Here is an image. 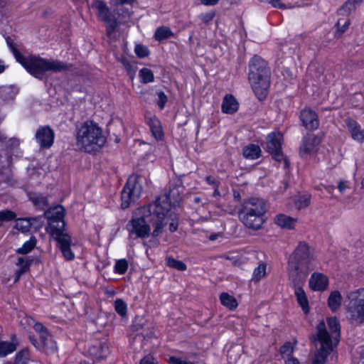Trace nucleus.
Segmentation results:
<instances>
[{"label":"nucleus","instance_id":"f257e3e1","mask_svg":"<svg viewBox=\"0 0 364 364\" xmlns=\"http://www.w3.org/2000/svg\"><path fill=\"white\" fill-rule=\"evenodd\" d=\"M158 204H149L142 207L139 210L140 217L129 221L126 228L130 237L147 238L151 235L156 237L163 232L165 218L161 210H166L168 205L165 204V206L162 207Z\"/></svg>","mask_w":364,"mask_h":364},{"label":"nucleus","instance_id":"f03ea898","mask_svg":"<svg viewBox=\"0 0 364 364\" xmlns=\"http://www.w3.org/2000/svg\"><path fill=\"white\" fill-rule=\"evenodd\" d=\"M6 43L17 62L21 63L28 73L37 79L43 80L48 71L61 73L68 70L71 67V65L58 60H48L33 55L25 57L17 50L10 38H6Z\"/></svg>","mask_w":364,"mask_h":364},{"label":"nucleus","instance_id":"7ed1b4c3","mask_svg":"<svg viewBox=\"0 0 364 364\" xmlns=\"http://www.w3.org/2000/svg\"><path fill=\"white\" fill-rule=\"evenodd\" d=\"M248 80L252 89L259 100L264 99L270 85V69L267 63L258 55L249 62Z\"/></svg>","mask_w":364,"mask_h":364},{"label":"nucleus","instance_id":"20e7f679","mask_svg":"<svg viewBox=\"0 0 364 364\" xmlns=\"http://www.w3.org/2000/svg\"><path fill=\"white\" fill-rule=\"evenodd\" d=\"M102 129L93 121H86L76 130V145L87 153L98 151L105 144Z\"/></svg>","mask_w":364,"mask_h":364},{"label":"nucleus","instance_id":"39448f33","mask_svg":"<svg viewBox=\"0 0 364 364\" xmlns=\"http://www.w3.org/2000/svg\"><path fill=\"white\" fill-rule=\"evenodd\" d=\"M289 271L305 273L311 272L314 267V257L309 247L304 242H300L289 259Z\"/></svg>","mask_w":364,"mask_h":364},{"label":"nucleus","instance_id":"423d86ee","mask_svg":"<svg viewBox=\"0 0 364 364\" xmlns=\"http://www.w3.org/2000/svg\"><path fill=\"white\" fill-rule=\"evenodd\" d=\"M146 183V178L141 175L133 174L129 177L121 194L123 209L127 208L140 197Z\"/></svg>","mask_w":364,"mask_h":364},{"label":"nucleus","instance_id":"0eeeda50","mask_svg":"<svg viewBox=\"0 0 364 364\" xmlns=\"http://www.w3.org/2000/svg\"><path fill=\"white\" fill-rule=\"evenodd\" d=\"M314 341L321 343V348L316 352L312 364H325L328 355L333 349V341L326 330L325 323L321 321L316 327V333L313 336Z\"/></svg>","mask_w":364,"mask_h":364},{"label":"nucleus","instance_id":"6e6552de","mask_svg":"<svg viewBox=\"0 0 364 364\" xmlns=\"http://www.w3.org/2000/svg\"><path fill=\"white\" fill-rule=\"evenodd\" d=\"M184 187L182 185L181 181L177 180L170 183L169 191L167 193H165L163 196L159 197L152 204L160 205L161 206H165V204H168V207L166 210H161L165 218V212L167 213L171 210V206L176 207L178 205L180 200H181V194L183 193Z\"/></svg>","mask_w":364,"mask_h":364},{"label":"nucleus","instance_id":"1a4fd4ad","mask_svg":"<svg viewBox=\"0 0 364 364\" xmlns=\"http://www.w3.org/2000/svg\"><path fill=\"white\" fill-rule=\"evenodd\" d=\"M92 6L96 10L98 18L105 22L107 36L109 38L113 39L114 31L119 24L117 18L103 1L95 0Z\"/></svg>","mask_w":364,"mask_h":364},{"label":"nucleus","instance_id":"9d476101","mask_svg":"<svg viewBox=\"0 0 364 364\" xmlns=\"http://www.w3.org/2000/svg\"><path fill=\"white\" fill-rule=\"evenodd\" d=\"M348 298L350 302L348 313L350 318L358 323L364 322V289L350 293Z\"/></svg>","mask_w":364,"mask_h":364},{"label":"nucleus","instance_id":"9b49d317","mask_svg":"<svg viewBox=\"0 0 364 364\" xmlns=\"http://www.w3.org/2000/svg\"><path fill=\"white\" fill-rule=\"evenodd\" d=\"M283 135L280 132H272L267 136V151L277 161H284L285 168L289 165V161L284 158L282 151Z\"/></svg>","mask_w":364,"mask_h":364},{"label":"nucleus","instance_id":"f8f14e48","mask_svg":"<svg viewBox=\"0 0 364 364\" xmlns=\"http://www.w3.org/2000/svg\"><path fill=\"white\" fill-rule=\"evenodd\" d=\"M268 207L266 201L260 198H250L246 200L240 210V213L248 215H264Z\"/></svg>","mask_w":364,"mask_h":364},{"label":"nucleus","instance_id":"ddd939ff","mask_svg":"<svg viewBox=\"0 0 364 364\" xmlns=\"http://www.w3.org/2000/svg\"><path fill=\"white\" fill-rule=\"evenodd\" d=\"M64 208L59 205L53 208H51L44 213V216L48 220V225L46 228V230H52L53 227L57 228L60 226V224H64Z\"/></svg>","mask_w":364,"mask_h":364},{"label":"nucleus","instance_id":"4468645a","mask_svg":"<svg viewBox=\"0 0 364 364\" xmlns=\"http://www.w3.org/2000/svg\"><path fill=\"white\" fill-rule=\"evenodd\" d=\"M54 136V132L49 126L40 127L36 133V141L43 149H48L53 145Z\"/></svg>","mask_w":364,"mask_h":364},{"label":"nucleus","instance_id":"2eb2a0df","mask_svg":"<svg viewBox=\"0 0 364 364\" xmlns=\"http://www.w3.org/2000/svg\"><path fill=\"white\" fill-rule=\"evenodd\" d=\"M320 142V139L315 134H306L303 137L300 144V155L304 157L314 153Z\"/></svg>","mask_w":364,"mask_h":364},{"label":"nucleus","instance_id":"dca6fc26","mask_svg":"<svg viewBox=\"0 0 364 364\" xmlns=\"http://www.w3.org/2000/svg\"><path fill=\"white\" fill-rule=\"evenodd\" d=\"M300 119L302 122L303 126L309 130H315L319 127L318 115L310 108H305L301 110Z\"/></svg>","mask_w":364,"mask_h":364},{"label":"nucleus","instance_id":"f3484780","mask_svg":"<svg viewBox=\"0 0 364 364\" xmlns=\"http://www.w3.org/2000/svg\"><path fill=\"white\" fill-rule=\"evenodd\" d=\"M88 355L93 361H99L105 358L109 354V348L105 343L95 341L87 350Z\"/></svg>","mask_w":364,"mask_h":364},{"label":"nucleus","instance_id":"a211bd4d","mask_svg":"<svg viewBox=\"0 0 364 364\" xmlns=\"http://www.w3.org/2000/svg\"><path fill=\"white\" fill-rule=\"evenodd\" d=\"M239 218L242 223L248 228L257 230H259L265 222L264 215H248L239 212Z\"/></svg>","mask_w":364,"mask_h":364},{"label":"nucleus","instance_id":"6ab92c4d","mask_svg":"<svg viewBox=\"0 0 364 364\" xmlns=\"http://www.w3.org/2000/svg\"><path fill=\"white\" fill-rule=\"evenodd\" d=\"M63 230L64 224H60L59 227H53L52 230L47 231L58 242L60 248L70 245V237Z\"/></svg>","mask_w":364,"mask_h":364},{"label":"nucleus","instance_id":"aec40b11","mask_svg":"<svg viewBox=\"0 0 364 364\" xmlns=\"http://www.w3.org/2000/svg\"><path fill=\"white\" fill-rule=\"evenodd\" d=\"M345 123L351 137L355 141L363 142L364 141V130L361 129L360 125L351 118H347Z\"/></svg>","mask_w":364,"mask_h":364},{"label":"nucleus","instance_id":"412c9836","mask_svg":"<svg viewBox=\"0 0 364 364\" xmlns=\"http://www.w3.org/2000/svg\"><path fill=\"white\" fill-rule=\"evenodd\" d=\"M309 284L313 291H322L328 288V279L325 274H311Z\"/></svg>","mask_w":364,"mask_h":364},{"label":"nucleus","instance_id":"4be33fe9","mask_svg":"<svg viewBox=\"0 0 364 364\" xmlns=\"http://www.w3.org/2000/svg\"><path fill=\"white\" fill-rule=\"evenodd\" d=\"M147 124L155 139L161 140L164 137V132L159 119L156 116L151 117L147 119Z\"/></svg>","mask_w":364,"mask_h":364},{"label":"nucleus","instance_id":"5701e85b","mask_svg":"<svg viewBox=\"0 0 364 364\" xmlns=\"http://www.w3.org/2000/svg\"><path fill=\"white\" fill-rule=\"evenodd\" d=\"M18 346V342L15 335L11 336L10 341H0V357H5L14 352Z\"/></svg>","mask_w":364,"mask_h":364},{"label":"nucleus","instance_id":"b1692460","mask_svg":"<svg viewBox=\"0 0 364 364\" xmlns=\"http://www.w3.org/2000/svg\"><path fill=\"white\" fill-rule=\"evenodd\" d=\"M39 336L41 339L40 343L43 347V351L46 354L54 353L57 348L55 343L53 342L48 330L40 333Z\"/></svg>","mask_w":364,"mask_h":364},{"label":"nucleus","instance_id":"393cba45","mask_svg":"<svg viewBox=\"0 0 364 364\" xmlns=\"http://www.w3.org/2000/svg\"><path fill=\"white\" fill-rule=\"evenodd\" d=\"M222 111L226 114H233L238 109V103L231 95H227L222 103Z\"/></svg>","mask_w":364,"mask_h":364},{"label":"nucleus","instance_id":"a878e982","mask_svg":"<svg viewBox=\"0 0 364 364\" xmlns=\"http://www.w3.org/2000/svg\"><path fill=\"white\" fill-rule=\"evenodd\" d=\"M327 323L331 331V334L328 333L331 340L335 341L336 345L339 341L340 338V324L336 317L328 318Z\"/></svg>","mask_w":364,"mask_h":364},{"label":"nucleus","instance_id":"bb28decb","mask_svg":"<svg viewBox=\"0 0 364 364\" xmlns=\"http://www.w3.org/2000/svg\"><path fill=\"white\" fill-rule=\"evenodd\" d=\"M114 7V11L117 13L119 17L122 18V21L126 23L130 18L132 15V5L127 4H120L119 5H111Z\"/></svg>","mask_w":364,"mask_h":364},{"label":"nucleus","instance_id":"cd10ccee","mask_svg":"<svg viewBox=\"0 0 364 364\" xmlns=\"http://www.w3.org/2000/svg\"><path fill=\"white\" fill-rule=\"evenodd\" d=\"M362 1L363 0H347L338 9V14L349 16L352 12L355 11Z\"/></svg>","mask_w":364,"mask_h":364},{"label":"nucleus","instance_id":"c85d7f7f","mask_svg":"<svg viewBox=\"0 0 364 364\" xmlns=\"http://www.w3.org/2000/svg\"><path fill=\"white\" fill-rule=\"evenodd\" d=\"M342 303V296L338 291H332L328 299V306L330 309L335 312L338 311Z\"/></svg>","mask_w":364,"mask_h":364},{"label":"nucleus","instance_id":"c756f323","mask_svg":"<svg viewBox=\"0 0 364 364\" xmlns=\"http://www.w3.org/2000/svg\"><path fill=\"white\" fill-rule=\"evenodd\" d=\"M261 149L258 145L250 144L243 149L242 154L245 158L248 159H257L259 157Z\"/></svg>","mask_w":364,"mask_h":364},{"label":"nucleus","instance_id":"7c9ffc66","mask_svg":"<svg viewBox=\"0 0 364 364\" xmlns=\"http://www.w3.org/2000/svg\"><path fill=\"white\" fill-rule=\"evenodd\" d=\"M295 295L296 296L298 303L301 306L304 313L309 312V301L304 289L300 287H296Z\"/></svg>","mask_w":364,"mask_h":364},{"label":"nucleus","instance_id":"2f4dec72","mask_svg":"<svg viewBox=\"0 0 364 364\" xmlns=\"http://www.w3.org/2000/svg\"><path fill=\"white\" fill-rule=\"evenodd\" d=\"M168 222L169 230L171 232H175L177 230L178 225V216L177 214L173 213L171 210L167 213L165 212V219L164 220V223H165L164 226H166Z\"/></svg>","mask_w":364,"mask_h":364},{"label":"nucleus","instance_id":"473e14b6","mask_svg":"<svg viewBox=\"0 0 364 364\" xmlns=\"http://www.w3.org/2000/svg\"><path fill=\"white\" fill-rule=\"evenodd\" d=\"M220 300L221 304L230 310L236 309L238 305L236 299L226 292H223L220 295Z\"/></svg>","mask_w":364,"mask_h":364},{"label":"nucleus","instance_id":"72a5a7b5","mask_svg":"<svg viewBox=\"0 0 364 364\" xmlns=\"http://www.w3.org/2000/svg\"><path fill=\"white\" fill-rule=\"evenodd\" d=\"M18 89L14 86L4 87L1 89V97L4 101H10L18 94Z\"/></svg>","mask_w":364,"mask_h":364},{"label":"nucleus","instance_id":"f704fd0d","mask_svg":"<svg viewBox=\"0 0 364 364\" xmlns=\"http://www.w3.org/2000/svg\"><path fill=\"white\" fill-rule=\"evenodd\" d=\"M276 223L285 228L292 229L294 227L296 220L285 215H279L276 217Z\"/></svg>","mask_w":364,"mask_h":364},{"label":"nucleus","instance_id":"c9c22d12","mask_svg":"<svg viewBox=\"0 0 364 364\" xmlns=\"http://www.w3.org/2000/svg\"><path fill=\"white\" fill-rule=\"evenodd\" d=\"M173 36V33L166 26L158 28L155 32L154 38L158 41H162Z\"/></svg>","mask_w":364,"mask_h":364},{"label":"nucleus","instance_id":"e433bc0d","mask_svg":"<svg viewBox=\"0 0 364 364\" xmlns=\"http://www.w3.org/2000/svg\"><path fill=\"white\" fill-rule=\"evenodd\" d=\"M30 218H18L16 220L15 228L22 232H27L31 230Z\"/></svg>","mask_w":364,"mask_h":364},{"label":"nucleus","instance_id":"4c0bfd02","mask_svg":"<svg viewBox=\"0 0 364 364\" xmlns=\"http://www.w3.org/2000/svg\"><path fill=\"white\" fill-rule=\"evenodd\" d=\"M139 77L140 80L144 84L152 82L154 80V76L153 72L146 68H143L139 70Z\"/></svg>","mask_w":364,"mask_h":364},{"label":"nucleus","instance_id":"58836bf2","mask_svg":"<svg viewBox=\"0 0 364 364\" xmlns=\"http://www.w3.org/2000/svg\"><path fill=\"white\" fill-rule=\"evenodd\" d=\"M350 24V21L348 18H340L336 23V36L341 37L348 28Z\"/></svg>","mask_w":364,"mask_h":364},{"label":"nucleus","instance_id":"ea45409f","mask_svg":"<svg viewBox=\"0 0 364 364\" xmlns=\"http://www.w3.org/2000/svg\"><path fill=\"white\" fill-rule=\"evenodd\" d=\"M166 264L168 267L173 268L177 271L183 272L186 270V265L184 262L177 260L173 257L166 258Z\"/></svg>","mask_w":364,"mask_h":364},{"label":"nucleus","instance_id":"a19ab883","mask_svg":"<svg viewBox=\"0 0 364 364\" xmlns=\"http://www.w3.org/2000/svg\"><path fill=\"white\" fill-rule=\"evenodd\" d=\"M36 239L35 237H31L29 240L26 241L21 247L18 250L20 254H27L36 246Z\"/></svg>","mask_w":364,"mask_h":364},{"label":"nucleus","instance_id":"79ce46f5","mask_svg":"<svg viewBox=\"0 0 364 364\" xmlns=\"http://www.w3.org/2000/svg\"><path fill=\"white\" fill-rule=\"evenodd\" d=\"M28 359L29 352L28 349L25 348L17 353L14 364H28Z\"/></svg>","mask_w":364,"mask_h":364},{"label":"nucleus","instance_id":"37998d69","mask_svg":"<svg viewBox=\"0 0 364 364\" xmlns=\"http://www.w3.org/2000/svg\"><path fill=\"white\" fill-rule=\"evenodd\" d=\"M114 309L121 316L124 317L127 315V306L122 299H118L114 301Z\"/></svg>","mask_w":364,"mask_h":364},{"label":"nucleus","instance_id":"c03bdc74","mask_svg":"<svg viewBox=\"0 0 364 364\" xmlns=\"http://www.w3.org/2000/svg\"><path fill=\"white\" fill-rule=\"evenodd\" d=\"M310 204V196L303 195L295 200V205L298 209L305 208Z\"/></svg>","mask_w":364,"mask_h":364},{"label":"nucleus","instance_id":"a18cd8bd","mask_svg":"<svg viewBox=\"0 0 364 364\" xmlns=\"http://www.w3.org/2000/svg\"><path fill=\"white\" fill-rule=\"evenodd\" d=\"M16 214L10 210H4L0 211V222H10L15 220Z\"/></svg>","mask_w":364,"mask_h":364},{"label":"nucleus","instance_id":"49530a36","mask_svg":"<svg viewBox=\"0 0 364 364\" xmlns=\"http://www.w3.org/2000/svg\"><path fill=\"white\" fill-rule=\"evenodd\" d=\"M282 356L285 358L292 355L294 348L290 342H286L279 350Z\"/></svg>","mask_w":364,"mask_h":364},{"label":"nucleus","instance_id":"de8ad7c7","mask_svg":"<svg viewBox=\"0 0 364 364\" xmlns=\"http://www.w3.org/2000/svg\"><path fill=\"white\" fill-rule=\"evenodd\" d=\"M221 258L226 259L232 265H237L239 262L240 256L237 252H232L223 255Z\"/></svg>","mask_w":364,"mask_h":364},{"label":"nucleus","instance_id":"09e8293b","mask_svg":"<svg viewBox=\"0 0 364 364\" xmlns=\"http://www.w3.org/2000/svg\"><path fill=\"white\" fill-rule=\"evenodd\" d=\"M117 273H125L128 269V262L125 259H121L116 262L114 265Z\"/></svg>","mask_w":364,"mask_h":364},{"label":"nucleus","instance_id":"8fccbe9b","mask_svg":"<svg viewBox=\"0 0 364 364\" xmlns=\"http://www.w3.org/2000/svg\"><path fill=\"white\" fill-rule=\"evenodd\" d=\"M158 100L156 102L160 109H163L167 102V96L163 91L157 92Z\"/></svg>","mask_w":364,"mask_h":364},{"label":"nucleus","instance_id":"3c124183","mask_svg":"<svg viewBox=\"0 0 364 364\" xmlns=\"http://www.w3.org/2000/svg\"><path fill=\"white\" fill-rule=\"evenodd\" d=\"M30 222L31 224V230L33 229L35 230L40 229L43 225V217L38 216L35 218H30Z\"/></svg>","mask_w":364,"mask_h":364},{"label":"nucleus","instance_id":"603ef678","mask_svg":"<svg viewBox=\"0 0 364 364\" xmlns=\"http://www.w3.org/2000/svg\"><path fill=\"white\" fill-rule=\"evenodd\" d=\"M136 55L139 58H144L149 55V50L141 45H136L134 49Z\"/></svg>","mask_w":364,"mask_h":364},{"label":"nucleus","instance_id":"864d4df0","mask_svg":"<svg viewBox=\"0 0 364 364\" xmlns=\"http://www.w3.org/2000/svg\"><path fill=\"white\" fill-rule=\"evenodd\" d=\"M60 249L63 256L66 258V259L71 260L74 258L75 256L70 250V245L64 247H61Z\"/></svg>","mask_w":364,"mask_h":364},{"label":"nucleus","instance_id":"5fc2aeb1","mask_svg":"<svg viewBox=\"0 0 364 364\" xmlns=\"http://www.w3.org/2000/svg\"><path fill=\"white\" fill-rule=\"evenodd\" d=\"M16 139L11 138L9 139H7V137L3 134L2 133H0V148L4 149L7 146V144L9 142H13L16 141Z\"/></svg>","mask_w":364,"mask_h":364},{"label":"nucleus","instance_id":"6e6d98bb","mask_svg":"<svg viewBox=\"0 0 364 364\" xmlns=\"http://www.w3.org/2000/svg\"><path fill=\"white\" fill-rule=\"evenodd\" d=\"M262 2H267L270 4L273 7L279 8L282 9H285L287 8L286 5L281 3L280 0H259Z\"/></svg>","mask_w":364,"mask_h":364},{"label":"nucleus","instance_id":"4d7b16f0","mask_svg":"<svg viewBox=\"0 0 364 364\" xmlns=\"http://www.w3.org/2000/svg\"><path fill=\"white\" fill-rule=\"evenodd\" d=\"M8 275H9V277H4L2 279V281H3V282H4L6 284H14V283L17 282L20 277V274H12V275L8 274Z\"/></svg>","mask_w":364,"mask_h":364},{"label":"nucleus","instance_id":"13d9d810","mask_svg":"<svg viewBox=\"0 0 364 364\" xmlns=\"http://www.w3.org/2000/svg\"><path fill=\"white\" fill-rule=\"evenodd\" d=\"M169 363L170 364H194L191 361H187L185 360H182L181 358H176L175 357H171L169 358Z\"/></svg>","mask_w":364,"mask_h":364},{"label":"nucleus","instance_id":"bf43d9fd","mask_svg":"<svg viewBox=\"0 0 364 364\" xmlns=\"http://www.w3.org/2000/svg\"><path fill=\"white\" fill-rule=\"evenodd\" d=\"M349 188L348 182L346 181L341 180L338 183V189L341 193H343L346 189Z\"/></svg>","mask_w":364,"mask_h":364},{"label":"nucleus","instance_id":"052dcab7","mask_svg":"<svg viewBox=\"0 0 364 364\" xmlns=\"http://www.w3.org/2000/svg\"><path fill=\"white\" fill-rule=\"evenodd\" d=\"M140 364H157V362L152 356L149 355L141 360Z\"/></svg>","mask_w":364,"mask_h":364},{"label":"nucleus","instance_id":"680f3d73","mask_svg":"<svg viewBox=\"0 0 364 364\" xmlns=\"http://www.w3.org/2000/svg\"><path fill=\"white\" fill-rule=\"evenodd\" d=\"M135 1V0H110V5H119L120 4H127L129 6L132 5V4Z\"/></svg>","mask_w":364,"mask_h":364},{"label":"nucleus","instance_id":"e2e57ef3","mask_svg":"<svg viewBox=\"0 0 364 364\" xmlns=\"http://www.w3.org/2000/svg\"><path fill=\"white\" fill-rule=\"evenodd\" d=\"M267 264L261 262L254 270V273H266Z\"/></svg>","mask_w":364,"mask_h":364},{"label":"nucleus","instance_id":"0e129e2a","mask_svg":"<svg viewBox=\"0 0 364 364\" xmlns=\"http://www.w3.org/2000/svg\"><path fill=\"white\" fill-rule=\"evenodd\" d=\"M215 16V14L213 13H207V14H202L200 16V19L205 22V23H208L209 21H210Z\"/></svg>","mask_w":364,"mask_h":364},{"label":"nucleus","instance_id":"69168bd1","mask_svg":"<svg viewBox=\"0 0 364 364\" xmlns=\"http://www.w3.org/2000/svg\"><path fill=\"white\" fill-rule=\"evenodd\" d=\"M33 328L38 334L42 333L47 330V328L41 323H35Z\"/></svg>","mask_w":364,"mask_h":364},{"label":"nucleus","instance_id":"338daca9","mask_svg":"<svg viewBox=\"0 0 364 364\" xmlns=\"http://www.w3.org/2000/svg\"><path fill=\"white\" fill-rule=\"evenodd\" d=\"M33 201L36 205H46V198L43 196H39L36 198H33Z\"/></svg>","mask_w":364,"mask_h":364},{"label":"nucleus","instance_id":"774afa93","mask_svg":"<svg viewBox=\"0 0 364 364\" xmlns=\"http://www.w3.org/2000/svg\"><path fill=\"white\" fill-rule=\"evenodd\" d=\"M285 364H300L297 358L293 355L285 358Z\"/></svg>","mask_w":364,"mask_h":364}]
</instances>
